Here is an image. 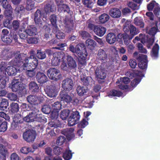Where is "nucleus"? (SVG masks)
<instances>
[{
	"instance_id": "obj_1",
	"label": "nucleus",
	"mask_w": 160,
	"mask_h": 160,
	"mask_svg": "<svg viewBox=\"0 0 160 160\" xmlns=\"http://www.w3.org/2000/svg\"><path fill=\"white\" fill-rule=\"evenodd\" d=\"M69 50L73 53L76 52L78 56V64L79 65L82 66L86 65L88 52L86 46L84 44L80 43L78 44L75 48L74 46L70 45L69 46Z\"/></svg>"
},
{
	"instance_id": "obj_2",
	"label": "nucleus",
	"mask_w": 160,
	"mask_h": 160,
	"mask_svg": "<svg viewBox=\"0 0 160 160\" xmlns=\"http://www.w3.org/2000/svg\"><path fill=\"white\" fill-rule=\"evenodd\" d=\"M35 51L32 50L29 52L30 56L29 57L26 58L24 63H25V65L26 67H30V65L32 63H34L35 66H37L38 64V60L37 58L39 59V55L40 52L39 50L37 51V53L36 55H35Z\"/></svg>"
},
{
	"instance_id": "obj_3",
	"label": "nucleus",
	"mask_w": 160,
	"mask_h": 160,
	"mask_svg": "<svg viewBox=\"0 0 160 160\" xmlns=\"http://www.w3.org/2000/svg\"><path fill=\"white\" fill-rule=\"evenodd\" d=\"M40 115L39 110L36 106L34 107L33 111L29 113L28 115L23 120L28 122H33L34 121L39 122L40 121Z\"/></svg>"
},
{
	"instance_id": "obj_4",
	"label": "nucleus",
	"mask_w": 160,
	"mask_h": 160,
	"mask_svg": "<svg viewBox=\"0 0 160 160\" xmlns=\"http://www.w3.org/2000/svg\"><path fill=\"white\" fill-rule=\"evenodd\" d=\"M63 22L64 24V29L66 32L69 33L73 30L74 23L73 18L71 15H66Z\"/></svg>"
},
{
	"instance_id": "obj_5",
	"label": "nucleus",
	"mask_w": 160,
	"mask_h": 160,
	"mask_svg": "<svg viewBox=\"0 0 160 160\" xmlns=\"http://www.w3.org/2000/svg\"><path fill=\"white\" fill-rule=\"evenodd\" d=\"M74 129L72 128H66L61 130V133L66 136H59L57 140H71L75 137V134L73 133Z\"/></svg>"
},
{
	"instance_id": "obj_6",
	"label": "nucleus",
	"mask_w": 160,
	"mask_h": 160,
	"mask_svg": "<svg viewBox=\"0 0 160 160\" xmlns=\"http://www.w3.org/2000/svg\"><path fill=\"white\" fill-rule=\"evenodd\" d=\"M123 30L124 32L128 33L129 32L131 38H133L135 35L138 33L136 28L129 23L126 22L124 24Z\"/></svg>"
},
{
	"instance_id": "obj_7",
	"label": "nucleus",
	"mask_w": 160,
	"mask_h": 160,
	"mask_svg": "<svg viewBox=\"0 0 160 160\" xmlns=\"http://www.w3.org/2000/svg\"><path fill=\"white\" fill-rule=\"evenodd\" d=\"M1 40L5 44L10 45L14 42H18V36L16 34L10 32L8 36Z\"/></svg>"
},
{
	"instance_id": "obj_8",
	"label": "nucleus",
	"mask_w": 160,
	"mask_h": 160,
	"mask_svg": "<svg viewBox=\"0 0 160 160\" xmlns=\"http://www.w3.org/2000/svg\"><path fill=\"white\" fill-rule=\"evenodd\" d=\"M79 112L77 111L73 112L71 114L68 121L69 126H72L78 123L80 118Z\"/></svg>"
},
{
	"instance_id": "obj_9",
	"label": "nucleus",
	"mask_w": 160,
	"mask_h": 160,
	"mask_svg": "<svg viewBox=\"0 0 160 160\" xmlns=\"http://www.w3.org/2000/svg\"><path fill=\"white\" fill-rule=\"evenodd\" d=\"M47 75L51 79L58 81L59 78V71L55 68H50L47 71Z\"/></svg>"
},
{
	"instance_id": "obj_10",
	"label": "nucleus",
	"mask_w": 160,
	"mask_h": 160,
	"mask_svg": "<svg viewBox=\"0 0 160 160\" xmlns=\"http://www.w3.org/2000/svg\"><path fill=\"white\" fill-rule=\"evenodd\" d=\"M59 98L61 101L67 104H70L72 101V97L69 93L64 90L60 92L59 94Z\"/></svg>"
},
{
	"instance_id": "obj_11",
	"label": "nucleus",
	"mask_w": 160,
	"mask_h": 160,
	"mask_svg": "<svg viewBox=\"0 0 160 160\" xmlns=\"http://www.w3.org/2000/svg\"><path fill=\"white\" fill-rule=\"evenodd\" d=\"M128 33H119L117 35V40L122 42L123 41L124 43L126 45H128L130 42V40L132 38H131V36L129 35Z\"/></svg>"
},
{
	"instance_id": "obj_12",
	"label": "nucleus",
	"mask_w": 160,
	"mask_h": 160,
	"mask_svg": "<svg viewBox=\"0 0 160 160\" xmlns=\"http://www.w3.org/2000/svg\"><path fill=\"white\" fill-rule=\"evenodd\" d=\"M25 88V87L24 85L20 82L14 80L12 82L11 89L13 92L18 91L19 92H20Z\"/></svg>"
},
{
	"instance_id": "obj_13",
	"label": "nucleus",
	"mask_w": 160,
	"mask_h": 160,
	"mask_svg": "<svg viewBox=\"0 0 160 160\" xmlns=\"http://www.w3.org/2000/svg\"><path fill=\"white\" fill-rule=\"evenodd\" d=\"M105 68L101 65L98 66L95 70L96 77L101 79H105L106 76V74L105 72Z\"/></svg>"
},
{
	"instance_id": "obj_14",
	"label": "nucleus",
	"mask_w": 160,
	"mask_h": 160,
	"mask_svg": "<svg viewBox=\"0 0 160 160\" xmlns=\"http://www.w3.org/2000/svg\"><path fill=\"white\" fill-rule=\"evenodd\" d=\"M73 86V82L72 79L67 78L62 81V87L64 90L69 91L72 89Z\"/></svg>"
},
{
	"instance_id": "obj_15",
	"label": "nucleus",
	"mask_w": 160,
	"mask_h": 160,
	"mask_svg": "<svg viewBox=\"0 0 160 160\" xmlns=\"http://www.w3.org/2000/svg\"><path fill=\"white\" fill-rule=\"evenodd\" d=\"M36 135V133L35 131L29 129L23 132V137L25 140H34Z\"/></svg>"
},
{
	"instance_id": "obj_16",
	"label": "nucleus",
	"mask_w": 160,
	"mask_h": 160,
	"mask_svg": "<svg viewBox=\"0 0 160 160\" xmlns=\"http://www.w3.org/2000/svg\"><path fill=\"white\" fill-rule=\"evenodd\" d=\"M106 30L105 27L101 25H96L94 29V32L98 36L102 37L105 34Z\"/></svg>"
},
{
	"instance_id": "obj_17",
	"label": "nucleus",
	"mask_w": 160,
	"mask_h": 160,
	"mask_svg": "<svg viewBox=\"0 0 160 160\" xmlns=\"http://www.w3.org/2000/svg\"><path fill=\"white\" fill-rule=\"evenodd\" d=\"M30 67H26L25 65V63H23V69L24 70H26L27 71L26 73L27 75L30 77H32L35 75V72L34 71L37 66H35V65L34 63H32L31 65H30Z\"/></svg>"
},
{
	"instance_id": "obj_18",
	"label": "nucleus",
	"mask_w": 160,
	"mask_h": 160,
	"mask_svg": "<svg viewBox=\"0 0 160 160\" xmlns=\"http://www.w3.org/2000/svg\"><path fill=\"white\" fill-rule=\"evenodd\" d=\"M45 91L48 96L50 97H56L57 95V92L56 90L55 87L50 85L47 87Z\"/></svg>"
},
{
	"instance_id": "obj_19",
	"label": "nucleus",
	"mask_w": 160,
	"mask_h": 160,
	"mask_svg": "<svg viewBox=\"0 0 160 160\" xmlns=\"http://www.w3.org/2000/svg\"><path fill=\"white\" fill-rule=\"evenodd\" d=\"M58 11L59 12L61 15L62 13L64 14H68L69 15H72V12L70 10L69 6L66 4H62V5L58 9Z\"/></svg>"
},
{
	"instance_id": "obj_20",
	"label": "nucleus",
	"mask_w": 160,
	"mask_h": 160,
	"mask_svg": "<svg viewBox=\"0 0 160 160\" xmlns=\"http://www.w3.org/2000/svg\"><path fill=\"white\" fill-rule=\"evenodd\" d=\"M109 15L112 18H119L122 15L120 10L117 8H112L109 11Z\"/></svg>"
},
{
	"instance_id": "obj_21",
	"label": "nucleus",
	"mask_w": 160,
	"mask_h": 160,
	"mask_svg": "<svg viewBox=\"0 0 160 160\" xmlns=\"http://www.w3.org/2000/svg\"><path fill=\"white\" fill-rule=\"evenodd\" d=\"M24 54L23 53L17 54L15 55V58L12 60V63L14 66H20L23 63V58Z\"/></svg>"
},
{
	"instance_id": "obj_22",
	"label": "nucleus",
	"mask_w": 160,
	"mask_h": 160,
	"mask_svg": "<svg viewBox=\"0 0 160 160\" xmlns=\"http://www.w3.org/2000/svg\"><path fill=\"white\" fill-rule=\"evenodd\" d=\"M159 46L157 43H155L153 46L151 52V55L153 59H157L159 57Z\"/></svg>"
},
{
	"instance_id": "obj_23",
	"label": "nucleus",
	"mask_w": 160,
	"mask_h": 160,
	"mask_svg": "<svg viewBox=\"0 0 160 160\" xmlns=\"http://www.w3.org/2000/svg\"><path fill=\"white\" fill-rule=\"evenodd\" d=\"M6 71L8 75L10 76H14L17 73H20L21 71L20 69L17 68L12 66H8Z\"/></svg>"
},
{
	"instance_id": "obj_24",
	"label": "nucleus",
	"mask_w": 160,
	"mask_h": 160,
	"mask_svg": "<svg viewBox=\"0 0 160 160\" xmlns=\"http://www.w3.org/2000/svg\"><path fill=\"white\" fill-rule=\"evenodd\" d=\"M106 38L107 42L112 44L114 43L117 40V36L114 33L110 32L107 34Z\"/></svg>"
},
{
	"instance_id": "obj_25",
	"label": "nucleus",
	"mask_w": 160,
	"mask_h": 160,
	"mask_svg": "<svg viewBox=\"0 0 160 160\" xmlns=\"http://www.w3.org/2000/svg\"><path fill=\"white\" fill-rule=\"evenodd\" d=\"M66 58L67 63L69 68L71 69L75 68L77 67V64L73 58L69 55H67L66 56Z\"/></svg>"
},
{
	"instance_id": "obj_26",
	"label": "nucleus",
	"mask_w": 160,
	"mask_h": 160,
	"mask_svg": "<svg viewBox=\"0 0 160 160\" xmlns=\"http://www.w3.org/2000/svg\"><path fill=\"white\" fill-rule=\"evenodd\" d=\"M27 100L31 104H38L40 102L38 97L34 95H29L27 97Z\"/></svg>"
},
{
	"instance_id": "obj_27",
	"label": "nucleus",
	"mask_w": 160,
	"mask_h": 160,
	"mask_svg": "<svg viewBox=\"0 0 160 160\" xmlns=\"http://www.w3.org/2000/svg\"><path fill=\"white\" fill-rule=\"evenodd\" d=\"M98 58L100 60L105 63V61L107 58V55L106 52L102 49H100L98 50L97 55Z\"/></svg>"
},
{
	"instance_id": "obj_28",
	"label": "nucleus",
	"mask_w": 160,
	"mask_h": 160,
	"mask_svg": "<svg viewBox=\"0 0 160 160\" xmlns=\"http://www.w3.org/2000/svg\"><path fill=\"white\" fill-rule=\"evenodd\" d=\"M8 153L7 148L3 145L0 144V160H6V156Z\"/></svg>"
},
{
	"instance_id": "obj_29",
	"label": "nucleus",
	"mask_w": 160,
	"mask_h": 160,
	"mask_svg": "<svg viewBox=\"0 0 160 160\" xmlns=\"http://www.w3.org/2000/svg\"><path fill=\"white\" fill-rule=\"evenodd\" d=\"M86 44L87 48L91 50H93L97 45L96 42L90 38H88L86 40Z\"/></svg>"
},
{
	"instance_id": "obj_30",
	"label": "nucleus",
	"mask_w": 160,
	"mask_h": 160,
	"mask_svg": "<svg viewBox=\"0 0 160 160\" xmlns=\"http://www.w3.org/2000/svg\"><path fill=\"white\" fill-rule=\"evenodd\" d=\"M27 34L30 36H33L37 33V29L33 26H29L27 27L25 30Z\"/></svg>"
},
{
	"instance_id": "obj_31",
	"label": "nucleus",
	"mask_w": 160,
	"mask_h": 160,
	"mask_svg": "<svg viewBox=\"0 0 160 160\" xmlns=\"http://www.w3.org/2000/svg\"><path fill=\"white\" fill-rule=\"evenodd\" d=\"M9 102L8 100L5 98H2L1 101L0 103V109L3 111H7L8 109Z\"/></svg>"
},
{
	"instance_id": "obj_32",
	"label": "nucleus",
	"mask_w": 160,
	"mask_h": 160,
	"mask_svg": "<svg viewBox=\"0 0 160 160\" xmlns=\"http://www.w3.org/2000/svg\"><path fill=\"white\" fill-rule=\"evenodd\" d=\"M50 20L51 24L53 26V29L57 30L58 28V26L57 24V16L54 14H51L50 17Z\"/></svg>"
},
{
	"instance_id": "obj_33",
	"label": "nucleus",
	"mask_w": 160,
	"mask_h": 160,
	"mask_svg": "<svg viewBox=\"0 0 160 160\" xmlns=\"http://www.w3.org/2000/svg\"><path fill=\"white\" fill-rule=\"evenodd\" d=\"M77 93L79 96L85 95L88 91V88L86 87L78 86L77 88Z\"/></svg>"
},
{
	"instance_id": "obj_34",
	"label": "nucleus",
	"mask_w": 160,
	"mask_h": 160,
	"mask_svg": "<svg viewBox=\"0 0 160 160\" xmlns=\"http://www.w3.org/2000/svg\"><path fill=\"white\" fill-rule=\"evenodd\" d=\"M49 125L51 127L61 128V124L59 121L58 119H51L49 122Z\"/></svg>"
},
{
	"instance_id": "obj_35",
	"label": "nucleus",
	"mask_w": 160,
	"mask_h": 160,
	"mask_svg": "<svg viewBox=\"0 0 160 160\" xmlns=\"http://www.w3.org/2000/svg\"><path fill=\"white\" fill-rule=\"evenodd\" d=\"M10 112L12 114L18 112L19 110L18 104L17 103L12 102L10 105Z\"/></svg>"
},
{
	"instance_id": "obj_36",
	"label": "nucleus",
	"mask_w": 160,
	"mask_h": 160,
	"mask_svg": "<svg viewBox=\"0 0 160 160\" xmlns=\"http://www.w3.org/2000/svg\"><path fill=\"white\" fill-rule=\"evenodd\" d=\"M134 22L135 25L140 28H143L144 23L143 19L140 17H136L134 19Z\"/></svg>"
},
{
	"instance_id": "obj_37",
	"label": "nucleus",
	"mask_w": 160,
	"mask_h": 160,
	"mask_svg": "<svg viewBox=\"0 0 160 160\" xmlns=\"http://www.w3.org/2000/svg\"><path fill=\"white\" fill-rule=\"evenodd\" d=\"M25 7L26 10L28 11L34 9L35 8L34 1L33 0H27Z\"/></svg>"
},
{
	"instance_id": "obj_38",
	"label": "nucleus",
	"mask_w": 160,
	"mask_h": 160,
	"mask_svg": "<svg viewBox=\"0 0 160 160\" xmlns=\"http://www.w3.org/2000/svg\"><path fill=\"white\" fill-rule=\"evenodd\" d=\"M25 7L22 4L19 5L17 6L14 10L15 13L18 15H22L25 11Z\"/></svg>"
},
{
	"instance_id": "obj_39",
	"label": "nucleus",
	"mask_w": 160,
	"mask_h": 160,
	"mask_svg": "<svg viewBox=\"0 0 160 160\" xmlns=\"http://www.w3.org/2000/svg\"><path fill=\"white\" fill-rule=\"evenodd\" d=\"M9 83V77L0 78V89L5 88L7 84Z\"/></svg>"
},
{
	"instance_id": "obj_40",
	"label": "nucleus",
	"mask_w": 160,
	"mask_h": 160,
	"mask_svg": "<svg viewBox=\"0 0 160 160\" xmlns=\"http://www.w3.org/2000/svg\"><path fill=\"white\" fill-rule=\"evenodd\" d=\"M30 90L34 92H37L39 90V87L37 84L34 82H31L28 85Z\"/></svg>"
},
{
	"instance_id": "obj_41",
	"label": "nucleus",
	"mask_w": 160,
	"mask_h": 160,
	"mask_svg": "<svg viewBox=\"0 0 160 160\" xmlns=\"http://www.w3.org/2000/svg\"><path fill=\"white\" fill-rule=\"evenodd\" d=\"M96 0H82V3L85 7L89 8H92Z\"/></svg>"
},
{
	"instance_id": "obj_42",
	"label": "nucleus",
	"mask_w": 160,
	"mask_h": 160,
	"mask_svg": "<svg viewBox=\"0 0 160 160\" xmlns=\"http://www.w3.org/2000/svg\"><path fill=\"white\" fill-rule=\"evenodd\" d=\"M110 17L108 15L105 13L101 14L99 17V22L102 24L104 23L109 19Z\"/></svg>"
},
{
	"instance_id": "obj_43",
	"label": "nucleus",
	"mask_w": 160,
	"mask_h": 160,
	"mask_svg": "<svg viewBox=\"0 0 160 160\" xmlns=\"http://www.w3.org/2000/svg\"><path fill=\"white\" fill-rule=\"evenodd\" d=\"M70 111L68 109H64L61 111L60 117L62 120H66L68 117Z\"/></svg>"
},
{
	"instance_id": "obj_44",
	"label": "nucleus",
	"mask_w": 160,
	"mask_h": 160,
	"mask_svg": "<svg viewBox=\"0 0 160 160\" xmlns=\"http://www.w3.org/2000/svg\"><path fill=\"white\" fill-rule=\"evenodd\" d=\"M122 94L121 92L113 89L111 90L110 91L108 94V96L109 97L115 96L120 97L122 95Z\"/></svg>"
},
{
	"instance_id": "obj_45",
	"label": "nucleus",
	"mask_w": 160,
	"mask_h": 160,
	"mask_svg": "<svg viewBox=\"0 0 160 160\" xmlns=\"http://www.w3.org/2000/svg\"><path fill=\"white\" fill-rule=\"evenodd\" d=\"M53 57H55L61 62L64 61L65 54L63 52H58L54 53Z\"/></svg>"
},
{
	"instance_id": "obj_46",
	"label": "nucleus",
	"mask_w": 160,
	"mask_h": 160,
	"mask_svg": "<svg viewBox=\"0 0 160 160\" xmlns=\"http://www.w3.org/2000/svg\"><path fill=\"white\" fill-rule=\"evenodd\" d=\"M72 153L70 150L66 149L63 154V157L65 160H69L72 157Z\"/></svg>"
},
{
	"instance_id": "obj_47",
	"label": "nucleus",
	"mask_w": 160,
	"mask_h": 160,
	"mask_svg": "<svg viewBox=\"0 0 160 160\" xmlns=\"http://www.w3.org/2000/svg\"><path fill=\"white\" fill-rule=\"evenodd\" d=\"M154 37H151L150 38L147 37L146 40H144V42L146 43L147 46L148 48H150L154 42Z\"/></svg>"
},
{
	"instance_id": "obj_48",
	"label": "nucleus",
	"mask_w": 160,
	"mask_h": 160,
	"mask_svg": "<svg viewBox=\"0 0 160 160\" xmlns=\"http://www.w3.org/2000/svg\"><path fill=\"white\" fill-rule=\"evenodd\" d=\"M1 5L2 7L6 9L10 10L12 9V7L8 0H2Z\"/></svg>"
},
{
	"instance_id": "obj_49",
	"label": "nucleus",
	"mask_w": 160,
	"mask_h": 160,
	"mask_svg": "<svg viewBox=\"0 0 160 160\" xmlns=\"http://www.w3.org/2000/svg\"><path fill=\"white\" fill-rule=\"evenodd\" d=\"M52 110L59 111L61 109L62 105L60 102H56L51 104Z\"/></svg>"
},
{
	"instance_id": "obj_50",
	"label": "nucleus",
	"mask_w": 160,
	"mask_h": 160,
	"mask_svg": "<svg viewBox=\"0 0 160 160\" xmlns=\"http://www.w3.org/2000/svg\"><path fill=\"white\" fill-rule=\"evenodd\" d=\"M78 32L80 35L83 39H86L91 37L90 34L86 31L80 30Z\"/></svg>"
},
{
	"instance_id": "obj_51",
	"label": "nucleus",
	"mask_w": 160,
	"mask_h": 160,
	"mask_svg": "<svg viewBox=\"0 0 160 160\" xmlns=\"http://www.w3.org/2000/svg\"><path fill=\"white\" fill-rule=\"evenodd\" d=\"M34 21L35 23L39 26L40 24V10L38 9L34 15Z\"/></svg>"
},
{
	"instance_id": "obj_52",
	"label": "nucleus",
	"mask_w": 160,
	"mask_h": 160,
	"mask_svg": "<svg viewBox=\"0 0 160 160\" xmlns=\"http://www.w3.org/2000/svg\"><path fill=\"white\" fill-rule=\"evenodd\" d=\"M20 21L18 20H14L12 23L11 27H12L13 29L16 31L18 30L20 27Z\"/></svg>"
},
{
	"instance_id": "obj_53",
	"label": "nucleus",
	"mask_w": 160,
	"mask_h": 160,
	"mask_svg": "<svg viewBox=\"0 0 160 160\" xmlns=\"http://www.w3.org/2000/svg\"><path fill=\"white\" fill-rule=\"evenodd\" d=\"M130 75L134 77H139V78H140L144 76V74L142 72L138 70L133 71L132 72L130 73Z\"/></svg>"
},
{
	"instance_id": "obj_54",
	"label": "nucleus",
	"mask_w": 160,
	"mask_h": 160,
	"mask_svg": "<svg viewBox=\"0 0 160 160\" xmlns=\"http://www.w3.org/2000/svg\"><path fill=\"white\" fill-rule=\"evenodd\" d=\"M92 80V78L91 77L89 76L86 77H83L81 78V80L82 84L85 86H88L90 81Z\"/></svg>"
},
{
	"instance_id": "obj_55",
	"label": "nucleus",
	"mask_w": 160,
	"mask_h": 160,
	"mask_svg": "<svg viewBox=\"0 0 160 160\" xmlns=\"http://www.w3.org/2000/svg\"><path fill=\"white\" fill-rule=\"evenodd\" d=\"M147 56L146 55L143 54H139L138 57L136 58L138 61L139 62H143L148 61L147 59Z\"/></svg>"
},
{
	"instance_id": "obj_56",
	"label": "nucleus",
	"mask_w": 160,
	"mask_h": 160,
	"mask_svg": "<svg viewBox=\"0 0 160 160\" xmlns=\"http://www.w3.org/2000/svg\"><path fill=\"white\" fill-rule=\"evenodd\" d=\"M20 151L22 153L27 154L29 152H33L34 150L31 148L25 147L21 149Z\"/></svg>"
},
{
	"instance_id": "obj_57",
	"label": "nucleus",
	"mask_w": 160,
	"mask_h": 160,
	"mask_svg": "<svg viewBox=\"0 0 160 160\" xmlns=\"http://www.w3.org/2000/svg\"><path fill=\"white\" fill-rule=\"evenodd\" d=\"M7 97L11 101H15L18 98L17 95L14 93L10 92L7 94Z\"/></svg>"
},
{
	"instance_id": "obj_58",
	"label": "nucleus",
	"mask_w": 160,
	"mask_h": 160,
	"mask_svg": "<svg viewBox=\"0 0 160 160\" xmlns=\"http://www.w3.org/2000/svg\"><path fill=\"white\" fill-rule=\"evenodd\" d=\"M158 30V29L157 28L153 27L151 28L148 31H147V32L151 36V37L155 38V35Z\"/></svg>"
},
{
	"instance_id": "obj_59",
	"label": "nucleus",
	"mask_w": 160,
	"mask_h": 160,
	"mask_svg": "<svg viewBox=\"0 0 160 160\" xmlns=\"http://www.w3.org/2000/svg\"><path fill=\"white\" fill-rule=\"evenodd\" d=\"M41 110L43 113L48 114L51 112L52 109L49 105H44L42 107Z\"/></svg>"
},
{
	"instance_id": "obj_60",
	"label": "nucleus",
	"mask_w": 160,
	"mask_h": 160,
	"mask_svg": "<svg viewBox=\"0 0 160 160\" xmlns=\"http://www.w3.org/2000/svg\"><path fill=\"white\" fill-rule=\"evenodd\" d=\"M11 19L6 18L4 19L3 22V25L5 27L10 29L11 28Z\"/></svg>"
},
{
	"instance_id": "obj_61",
	"label": "nucleus",
	"mask_w": 160,
	"mask_h": 160,
	"mask_svg": "<svg viewBox=\"0 0 160 160\" xmlns=\"http://www.w3.org/2000/svg\"><path fill=\"white\" fill-rule=\"evenodd\" d=\"M86 118H83L78 123V126L79 128H84L87 125L88 123V121Z\"/></svg>"
},
{
	"instance_id": "obj_62",
	"label": "nucleus",
	"mask_w": 160,
	"mask_h": 160,
	"mask_svg": "<svg viewBox=\"0 0 160 160\" xmlns=\"http://www.w3.org/2000/svg\"><path fill=\"white\" fill-rule=\"evenodd\" d=\"M137 46L140 52L145 54L147 53L146 49L143 48V45L142 43L138 42L137 44Z\"/></svg>"
},
{
	"instance_id": "obj_63",
	"label": "nucleus",
	"mask_w": 160,
	"mask_h": 160,
	"mask_svg": "<svg viewBox=\"0 0 160 160\" xmlns=\"http://www.w3.org/2000/svg\"><path fill=\"white\" fill-rule=\"evenodd\" d=\"M59 111L52 110L51 112L50 118L51 119H58Z\"/></svg>"
},
{
	"instance_id": "obj_64",
	"label": "nucleus",
	"mask_w": 160,
	"mask_h": 160,
	"mask_svg": "<svg viewBox=\"0 0 160 160\" xmlns=\"http://www.w3.org/2000/svg\"><path fill=\"white\" fill-rule=\"evenodd\" d=\"M53 151L55 154L58 155L62 153L63 149L62 148L60 147L56 146L54 148Z\"/></svg>"
}]
</instances>
